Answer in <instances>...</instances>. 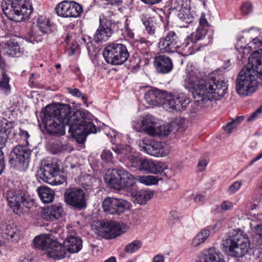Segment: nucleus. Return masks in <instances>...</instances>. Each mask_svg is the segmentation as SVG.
Listing matches in <instances>:
<instances>
[{"mask_svg": "<svg viewBox=\"0 0 262 262\" xmlns=\"http://www.w3.org/2000/svg\"><path fill=\"white\" fill-rule=\"evenodd\" d=\"M99 232L100 235L105 238H114L122 234V226L116 223H104Z\"/></svg>", "mask_w": 262, "mask_h": 262, "instance_id": "5701e85b", "label": "nucleus"}, {"mask_svg": "<svg viewBox=\"0 0 262 262\" xmlns=\"http://www.w3.org/2000/svg\"><path fill=\"white\" fill-rule=\"evenodd\" d=\"M146 4L152 5L161 2L162 0H141Z\"/></svg>", "mask_w": 262, "mask_h": 262, "instance_id": "69168bd1", "label": "nucleus"}, {"mask_svg": "<svg viewBox=\"0 0 262 262\" xmlns=\"http://www.w3.org/2000/svg\"><path fill=\"white\" fill-rule=\"evenodd\" d=\"M37 26L39 30L43 34L51 32V23L49 18L40 16L37 18Z\"/></svg>", "mask_w": 262, "mask_h": 262, "instance_id": "4c0bfd02", "label": "nucleus"}, {"mask_svg": "<svg viewBox=\"0 0 262 262\" xmlns=\"http://www.w3.org/2000/svg\"><path fill=\"white\" fill-rule=\"evenodd\" d=\"M38 195L41 201L45 204L52 202L55 196L54 192L47 187H40L37 189Z\"/></svg>", "mask_w": 262, "mask_h": 262, "instance_id": "f704fd0d", "label": "nucleus"}, {"mask_svg": "<svg viewBox=\"0 0 262 262\" xmlns=\"http://www.w3.org/2000/svg\"><path fill=\"white\" fill-rule=\"evenodd\" d=\"M103 56L107 63L118 66L122 64L127 60L129 52L124 45L112 42L104 48Z\"/></svg>", "mask_w": 262, "mask_h": 262, "instance_id": "1a4fd4ad", "label": "nucleus"}, {"mask_svg": "<svg viewBox=\"0 0 262 262\" xmlns=\"http://www.w3.org/2000/svg\"><path fill=\"white\" fill-rule=\"evenodd\" d=\"M184 86L192 89L193 98L199 103H203L210 100H219L226 94L228 85L225 78L222 75L212 74L209 77L203 80L193 72L186 76Z\"/></svg>", "mask_w": 262, "mask_h": 262, "instance_id": "f03ea898", "label": "nucleus"}, {"mask_svg": "<svg viewBox=\"0 0 262 262\" xmlns=\"http://www.w3.org/2000/svg\"><path fill=\"white\" fill-rule=\"evenodd\" d=\"M105 4L115 5H118L122 3V0H101Z\"/></svg>", "mask_w": 262, "mask_h": 262, "instance_id": "680f3d73", "label": "nucleus"}, {"mask_svg": "<svg viewBox=\"0 0 262 262\" xmlns=\"http://www.w3.org/2000/svg\"><path fill=\"white\" fill-rule=\"evenodd\" d=\"M124 32V33L126 35L127 37L130 38H134V33L133 31L130 29H129L128 24H126L125 25Z\"/></svg>", "mask_w": 262, "mask_h": 262, "instance_id": "4d7b16f0", "label": "nucleus"}, {"mask_svg": "<svg viewBox=\"0 0 262 262\" xmlns=\"http://www.w3.org/2000/svg\"><path fill=\"white\" fill-rule=\"evenodd\" d=\"M42 39V38L41 36L36 37L34 34L31 35L30 36L26 37V41L32 43H35V42L41 41Z\"/></svg>", "mask_w": 262, "mask_h": 262, "instance_id": "603ef678", "label": "nucleus"}, {"mask_svg": "<svg viewBox=\"0 0 262 262\" xmlns=\"http://www.w3.org/2000/svg\"><path fill=\"white\" fill-rule=\"evenodd\" d=\"M245 117L244 116H239L237 117L235 119L232 120L230 122L232 125H234L235 128L239 125L244 119Z\"/></svg>", "mask_w": 262, "mask_h": 262, "instance_id": "5fc2aeb1", "label": "nucleus"}, {"mask_svg": "<svg viewBox=\"0 0 262 262\" xmlns=\"http://www.w3.org/2000/svg\"><path fill=\"white\" fill-rule=\"evenodd\" d=\"M207 165V162L205 160H200L198 164V170L200 171L204 170Z\"/></svg>", "mask_w": 262, "mask_h": 262, "instance_id": "bf43d9fd", "label": "nucleus"}, {"mask_svg": "<svg viewBox=\"0 0 262 262\" xmlns=\"http://www.w3.org/2000/svg\"><path fill=\"white\" fill-rule=\"evenodd\" d=\"M243 32L245 33V36L239 35L237 38L235 48L237 50L243 49L245 54L249 53L246 50L262 47V30L251 28Z\"/></svg>", "mask_w": 262, "mask_h": 262, "instance_id": "6e6552de", "label": "nucleus"}, {"mask_svg": "<svg viewBox=\"0 0 262 262\" xmlns=\"http://www.w3.org/2000/svg\"><path fill=\"white\" fill-rule=\"evenodd\" d=\"M20 53L18 43L12 40L0 43V59L2 55L19 56Z\"/></svg>", "mask_w": 262, "mask_h": 262, "instance_id": "a878e982", "label": "nucleus"}, {"mask_svg": "<svg viewBox=\"0 0 262 262\" xmlns=\"http://www.w3.org/2000/svg\"><path fill=\"white\" fill-rule=\"evenodd\" d=\"M262 116V105L253 112L247 119V122H252Z\"/></svg>", "mask_w": 262, "mask_h": 262, "instance_id": "de8ad7c7", "label": "nucleus"}, {"mask_svg": "<svg viewBox=\"0 0 262 262\" xmlns=\"http://www.w3.org/2000/svg\"><path fill=\"white\" fill-rule=\"evenodd\" d=\"M200 262H225L222 253L216 248L212 247L204 251Z\"/></svg>", "mask_w": 262, "mask_h": 262, "instance_id": "c85d7f7f", "label": "nucleus"}, {"mask_svg": "<svg viewBox=\"0 0 262 262\" xmlns=\"http://www.w3.org/2000/svg\"><path fill=\"white\" fill-rule=\"evenodd\" d=\"M158 47L162 53L171 54L180 52L183 48L177 33L173 30L165 27L163 36L160 38Z\"/></svg>", "mask_w": 262, "mask_h": 262, "instance_id": "9b49d317", "label": "nucleus"}, {"mask_svg": "<svg viewBox=\"0 0 262 262\" xmlns=\"http://www.w3.org/2000/svg\"><path fill=\"white\" fill-rule=\"evenodd\" d=\"M63 211L60 205H51L42 209L41 216L46 221H53L60 217Z\"/></svg>", "mask_w": 262, "mask_h": 262, "instance_id": "bb28decb", "label": "nucleus"}, {"mask_svg": "<svg viewBox=\"0 0 262 262\" xmlns=\"http://www.w3.org/2000/svg\"><path fill=\"white\" fill-rule=\"evenodd\" d=\"M56 173H59L57 165L52 160H46L42 162L40 169L37 171L36 177L38 180L48 183Z\"/></svg>", "mask_w": 262, "mask_h": 262, "instance_id": "6ab92c4d", "label": "nucleus"}, {"mask_svg": "<svg viewBox=\"0 0 262 262\" xmlns=\"http://www.w3.org/2000/svg\"><path fill=\"white\" fill-rule=\"evenodd\" d=\"M140 147L143 152L156 157H165L167 154L162 144L158 142L150 141L147 143L143 141L140 144Z\"/></svg>", "mask_w": 262, "mask_h": 262, "instance_id": "4be33fe9", "label": "nucleus"}, {"mask_svg": "<svg viewBox=\"0 0 262 262\" xmlns=\"http://www.w3.org/2000/svg\"><path fill=\"white\" fill-rule=\"evenodd\" d=\"M54 242L55 240L52 239L49 234H41L34 239V244L36 248L47 251Z\"/></svg>", "mask_w": 262, "mask_h": 262, "instance_id": "473e14b6", "label": "nucleus"}, {"mask_svg": "<svg viewBox=\"0 0 262 262\" xmlns=\"http://www.w3.org/2000/svg\"><path fill=\"white\" fill-rule=\"evenodd\" d=\"M242 185V182L239 181L234 182L229 188L228 191L231 194L235 193L239 189Z\"/></svg>", "mask_w": 262, "mask_h": 262, "instance_id": "8fccbe9b", "label": "nucleus"}, {"mask_svg": "<svg viewBox=\"0 0 262 262\" xmlns=\"http://www.w3.org/2000/svg\"><path fill=\"white\" fill-rule=\"evenodd\" d=\"M31 151L26 146L17 145L12 150L9 156L11 166L19 171L26 170L29 166Z\"/></svg>", "mask_w": 262, "mask_h": 262, "instance_id": "f8f14e48", "label": "nucleus"}, {"mask_svg": "<svg viewBox=\"0 0 262 262\" xmlns=\"http://www.w3.org/2000/svg\"><path fill=\"white\" fill-rule=\"evenodd\" d=\"M242 12L244 14H248L252 10V6L250 3H244L241 7Z\"/></svg>", "mask_w": 262, "mask_h": 262, "instance_id": "3c124183", "label": "nucleus"}, {"mask_svg": "<svg viewBox=\"0 0 262 262\" xmlns=\"http://www.w3.org/2000/svg\"><path fill=\"white\" fill-rule=\"evenodd\" d=\"M223 128L225 131L230 134L233 131V129L235 128V127L232 125L231 122H229L225 126H223Z\"/></svg>", "mask_w": 262, "mask_h": 262, "instance_id": "13d9d810", "label": "nucleus"}, {"mask_svg": "<svg viewBox=\"0 0 262 262\" xmlns=\"http://www.w3.org/2000/svg\"><path fill=\"white\" fill-rule=\"evenodd\" d=\"M212 100H210L208 102H206L203 103H199L195 99H194V102L191 105V108L190 109V112L191 113H195L198 112L200 110V107H202L203 106H207L209 104L210 102Z\"/></svg>", "mask_w": 262, "mask_h": 262, "instance_id": "c03bdc74", "label": "nucleus"}, {"mask_svg": "<svg viewBox=\"0 0 262 262\" xmlns=\"http://www.w3.org/2000/svg\"><path fill=\"white\" fill-rule=\"evenodd\" d=\"M9 81L10 78L6 74V71L1 72V75L0 76V90L1 91L5 93L10 91Z\"/></svg>", "mask_w": 262, "mask_h": 262, "instance_id": "a19ab883", "label": "nucleus"}, {"mask_svg": "<svg viewBox=\"0 0 262 262\" xmlns=\"http://www.w3.org/2000/svg\"><path fill=\"white\" fill-rule=\"evenodd\" d=\"M153 195V192L150 191H139L135 195L134 202L140 205L145 204L152 197Z\"/></svg>", "mask_w": 262, "mask_h": 262, "instance_id": "e433bc0d", "label": "nucleus"}, {"mask_svg": "<svg viewBox=\"0 0 262 262\" xmlns=\"http://www.w3.org/2000/svg\"><path fill=\"white\" fill-rule=\"evenodd\" d=\"M47 253L49 257L55 260L62 259L66 255L65 247L55 241L49 249Z\"/></svg>", "mask_w": 262, "mask_h": 262, "instance_id": "2f4dec72", "label": "nucleus"}, {"mask_svg": "<svg viewBox=\"0 0 262 262\" xmlns=\"http://www.w3.org/2000/svg\"><path fill=\"white\" fill-rule=\"evenodd\" d=\"M64 198L67 204L76 209L81 210L86 207L85 193L81 188L68 189L64 192Z\"/></svg>", "mask_w": 262, "mask_h": 262, "instance_id": "2eb2a0df", "label": "nucleus"}, {"mask_svg": "<svg viewBox=\"0 0 262 262\" xmlns=\"http://www.w3.org/2000/svg\"><path fill=\"white\" fill-rule=\"evenodd\" d=\"M59 173H56V174L51 178L48 184L52 185H58L64 182L66 179L63 176H60L58 174Z\"/></svg>", "mask_w": 262, "mask_h": 262, "instance_id": "a18cd8bd", "label": "nucleus"}, {"mask_svg": "<svg viewBox=\"0 0 262 262\" xmlns=\"http://www.w3.org/2000/svg\"><path fill=\"white\" fill-rule=\"evenodd\" d=\"M168 93L156 88L148 90L145 93L144 98L147 103L151 105H166Z\"/></svg>", "mask_w": 262, "mask_h": 262, "instance_id": "aec40b11", "label": "nucleus"}, {"mask_svg": "<svg viewBox=\"0 0 262 262\" xmlns=\"http://www.w3.org/2000/svg\"><path fill=\"white\" fill-rule=\"evenodd\" d=\"M255 234L262 238V224H257L255 227Z\"/></svg>", "mask_w": 262, "mask_h": 262, "instance_id": "e2e57ef3", "label": "nucleus"}, {"mask_svg": "<svg viewBox=\"0 0 262 262\" xmlns=\"http://www.w3.org/2000/svg\"><path fill=\"white\" fill-rule=\"evenodd\" d=\"M142 129L146 134L153 136H167L170 133L169 128L165 125H160L155 121L152 116H146L142 121Z\"/></svg>", "mask_w": 262, "mask_h": 262, "instance_id": "dca6fc26", "label": "nucleus"}, {"mask_svg": "<svg viewBox=\"0 0 262 262\" xmlns=\"http://www.w3.org/2000/svg\"><path fill=\"white\" fill-rule=\"evenodd\" d=\"M105 212L112 215H119L130 208L129 203L125 200L113 197L106 198L102 202Z\"/></svg>", "mask_w": 262, "mask_h": 262, "instance_id": "4468645a", "label": "nucleus"}, {"mask_svg": "<svg viewBox=\"0 0 262 262\" xmlns=\"http://www.w3.org/2000/svg\"><path fill=\"white\" fill-rule=\"evenodd\" d=\"M8 205L16 214L20 215L34 206V200L20 190H10L6 194Z\"/></svg>", "mask_w": 262, "mask_h": 262, "instance_id": "39448f33", "label": "nucleus"}, {"mask_svg": "<svg viewBox=\"0 0 262 262\" xmlns=\"http://www.w3.org/2000/svg\"><path fill=\"white\" fill-rule=\"evenodd\" d=\"M214 38V32L208 31L207 29L198 27L195 31L191 33L183 43L184 54L188 55L194 53L199 50L198 47H194V43L200 40H202L201 44L202 47H206L212 43Z\"/></svg>", "mask_w": 262, "mask_h": 262, "instance_id": "0eeeda50", "label": "nucleus"}, {"mask_svg": "<svg viewBox=\"0 0 262 262\" xmlns=\"http://www.w3.org/2000/svg\"><path fill=\"white\" fill-rule=\"evenodd\" d=\"M225 246L228 248L229 255L231 257H243L249 250V239L246 233L239 231L226 239Z\"/></svg>", "mask_w": 262, "mask_h": 262, "instance_id": "423d86ee", "label": "nucleus"}, {"mask_svg": "<svg viewBox=\"0 0 262 262\" xmlns=\"http://www.w3.org/2000/svg\"><path fill=\"white\" fill-rule=\"evenodd\" d=\"M6 140L7 138L5 133L0 132V150L5 146Z\"/></svg>", "mask_w": 262, "mask_h": 262, "instance_id": "6e6d98bb", "label": "nucleus"}, {"mask_svg": "<svg viewBox=\"0 0 262 262\" xmlns=\"http://www.w3.org/2000/svg\"><path fill=\"white\" fill-rule=\"evenodd\" d=\"M55 11L57 14L65 18L79 17L83 12L82 6L75 1H63L58 4Z\"/></svg>", "mask_w": 262, "mask_h": 262, "instance_id": "ddd939ff", "label": "nucleus"}, {"mask_svg": "<svg viewBox=\"0 0 262 262\" xmlns=\"http://www.w3.org/2000/svg\"><path fill=\"white\" fill-rule=\"evenodd\" d=\"M144 170L154 174L161 173L168 166L165 162L147 160L143 163Z\"/></svg>", "mask_w": 262, "mask_h": 262, "instance_id": "c756f323", "label": "nucleus"}, {"mask_svg": "<svg viewBox=\"0 0 262 262\" xmlns=\"http://www.w3.org/2000/svg\"><path fill=\"white\" fill-rule=\"evenodd\" d=\"M43 114L42 122L49 135H64L66 125L69 126V132L76 141L83 144L88 135L97 132L96 126L88 118L91 114L80 111L73 112L69 104H59L57 106L48 105Z\"/></svg>", "mask_w": 262, "mask_h": 262, "instance_id": "f257e3e1", "label": "nucleus"}, {"mask_svg": "<svg viewBox=\"0 0 262 262\" xmlns=\"http://www.w3.org/2000/svg\"><path fill=\"white\" fill-rule=\"evenodd\" d=\"M1 7L5 15L16 22L28 18L33 10L31 0H3Z\"/></svg>", "mask_w": 262, "mask_h": 262, "instance_id": "7ed1b4c3", "label": "nucleus"}, {"mask_svg": "<svg viewBox=\"0 0 262 262\" xmlns=\"http://www.w3.org/2000/svg\"><path fill=\"white\" fill-rule=\"evenodd\" d=\"M250 69L256 72L260 76L262 75V49L253 52L249 57L246 66Z\"/></svg>", "mask_w": 262, "mask_h": 262, "instance_id": "393cba45", "label": "nucleus"}, {"mask_svg": "<svg viewBox=\"0 0 262 262\" xmlns=\"http://www.w3.org/2000/svg\"><path fill=\"white\" fill-rule=\"evenodd\" d=\"M2 230L3 234H6L8 239L10 238L14 241L19 239L20 231L14 224L3 225Z\"/></svg>", "mask_w": 262, "mask_h": 262, "instance_id": "72a5a7b5", "label": "nucleus"}, {"mask_svg": "<svg viewBox=\"0 0 262 262\" xmlns=\"http://www.w3.org/2000/svg\"><path fill=\"white\" fill-rule=\"evenodd\" d=\"M209 26V24L206 18L205 13H202L199 18V26L198 27L207 29Z\"/></svg>", "mask_w": 262, "mask_h": 262, "instance_id": "09e8293b", "label": "nucleus"}, {"mask_svg": "<svg viewBox=\"0 0 262 262\" xmlns=\"http://www.w3.org/2000/svg\"><path fill=\"white\" fill-rule=\"evenodd\" d=\"M105 182L111 188L120 190L135 184L134 176L123 169H114L104 177Z\"/></svg>", "mask_w": 262, "mask_h": 262, "instance_id": "9d476101", "label": "nucleus"}, {"mask_svg": "<svg viewBox=\"0 0 262 262\" xmlns=\"http://www.w3.org/2000/svg\"><path fill=\"white\" fill-rule=\"evenodd\" d=\"M101 158L106 163H113V154L109 149H104L101 154Z\"/></svg>", "mask_w": 262, "mask_h": 262, "instance_id": "49530a36", "label": "nucleus"}, {"mask_svg": "<svg viewBox=\"0 0 262 262\" xmlns=\"http://www.w3.org/2000/svg\"><path fill=\"white\" fill-rule=\"evenodd\" d=\"M136 180L140 183L144 184L146 185H155L158 183L159 181L161 180L158 177L151 175L148 176H138L136 178Z\"/></svg>", "mask_w": 262, "mask_h": 262, "instance_id": "58836bf2", "label": "nucleus"}, {"mask_svg": "<svg viewBox=\"0 0 262 262\" xmlns=\"http://www.w3.org/2000/svg\"><path fill=\"white\" fill-rule=\"evenodd\" d=\"M154 64L157 72L161 74L168 73L173 68L171 59L164 55L156 56L154 59Z\"/></svg>", "mask_w": 262, "mask_h": 262, "instance_id": "b1692460", "label": "nucleus"}, {"mask_svg": "<svg viewBox=\"0 0 262 262\" xmlns=\"http://www.w3.org/2000/svg\"><path fill=\"white\" fill-rule=\"evenodd\" d=\"M152 262H164V257L162 255L157 254L154 257Z\"/></svg>", "mask_w": 262, "mask_h": 262, "instance_id": "0e129e2a", "label": "nucleus"}, {"mask_svg": "<svg viewBox=\"0 0 262 262\" xmlns=\"http://www.w3.org/2000/svg\"><path fill=\"white\" fill-rule=\"evenodd\" d=\"M129 165L128 166L130 168H135L140 170H144L143 163L146 159H143L138 156L130 155L128 157Z\"/></svg>", "mask_w": 262, "mask_h": 262, "instance_id": "ea45409f", "label": "nucleus"}, {"mask_svg": "<svg viewBox=\"0 0 262 262\" xmlns=\"http://www.w3.org/2000/svg\"><path fill=\"white\" fill-rule=\"evenodd\" d=\"M120 23H112L109 20H102L100 19V25L95 34L94 35V40L95 42H101L107 40L110 37L115 29V27H119Z\"/></svg>", "mask_w": 262, "mask_h": 262, "instance_id": "f3484780", "label": "nucleus"}, {"mask_svg": "<svg viewBox=\"0 0 262 262\" xmlns=\"http://www.w3.org/2000/svg\"><path fill=\"white\" fill-rule=\"evenodd\" d=\"M233 204L228 201L223 202L221 205V209L225 211L231 210Z\"/></svg>", "mask_w": 262, "mask_h": 262, "instance_id": "864d4df0", "label": "nucleus"}, {"mask_svg": "<svg viewBox=\"0 0 262 262\" xmlns=\"http://www.w3.org/2000/svg\"><path fill=\"white\" fill-rule=\"evenodd\" d=\"M261 76L247 66L238 74L236 82V91L242 97L252 95L261 84Z\"/></svg>", "mask_w": 262, "mask_h": 262, "instance_id": "20e7f679", "label": "nucleus"}, {"mask_svg": "<svg viewBox=\"0 0 262 262\" xmlns=\"http://www.w3.org/2000/svg\"><path fill=\"white\" fill-rule=\"evenodd\" d=\"M166 101V106L176 111H183L190 102V99L186 94L178 93L174 95L168 93Z\"/></svg>", "mask_w": 262, "mask_h": 262, "instance_id": "a211bd4d", "label": "nucleus"}, {"mask_svg": "<svg viewBox=\"0 0 262 262\" xmlns=\"http://www.w3.org/2000/svg\"><path fill=\"white\" fill-rule=\"evenodd\" d=\"M205 200V197L201 194L196 195L194 199V202L196 203L203 202Z\"/></svg>", "mask_w": 262, "mask_h": 262, "instance_id": "338daca9", "label": "nucleus"}, {"mask_svg": "<svg viewBox=\"0 0 262 262\" xmlns=\"http://www.w3.org/2000/svg\"><path fill=\"white\" fill-rule=\"evenodd\" d=\"M64 245L69 252L75 253L78 252L81 249L82 242L81 239L75 234H71L68 235L64 241Z\"/></svg>", "mask_w": 262, "mask_h": 262, "instance_id": "cd10ccee", "label": "nucleus"}, {"mask_svg": "<svg viewBox=\"0 0 262 262\" xmlns=\"http://www.w3.org/2000/svg\"><path fill=\"white\" fill-rule=\"evenodd\" d=\"M67 91L68 93L71 94L72 96L77 97V98H81L82 101L84 102V103L86 105V106L88 107L89 106L87 103L88 98L85 95H83L82 92H81L79 89H71L70 88H67Z\"/></svg>", "mask_w": 262, "mask_h": 262, "instance_id": "37998d69", "label": "nucleus"}, {"mask_svg": "<svg viewBox=\"0 0 262 262\" xmlns=\"http://www.w3.org/2000/svg\"><path fill=\"white\" fill-rule=\"evenodd\" d=\"M142 245V243L140 240H135L128 244L124 248V251L127 253H133L139 250Z\"/></svg>", "mask_w": 262, "mask_h": 262, "instance_id": "79ce46f5", "label": "nucleus"}, {"mask_svg": "<svg viewBox=\"0 0 262 262\" xmlns=\"http://www.w3.org/2000/svg\"><path fill=\"white\" fill-rule=\"evenodd\" d=\"M169 7L171 10L178 11L177 16L182 21L188 24L193 21V14H191L190 7H188L187 4H180L178 0H170Z\"/></svg>", "mask_w": 262, "mask_h": 262, "instance_id": "412c9836", "label": "nucleus"}, {"mask_svg": "<svg viewBox=\"0 0 262 262\" xmlns=\"http://www.w3.org/2000/svg\"><path fill=\"white\" fill-rule=\"evenodd\" d=\"M18 135L21 138L24 139L25 141H27V139L30 137V135L28 132L26 130H23L21 128L19 129Z\"/></svg>", "mask_w": 262, "mask_h": 262, "instance_id": "052dcab7", "label": "nucleus"}, {"mask_svg": "<svg viewBox=\"0 0 262 262\" xmlns=\"http://www.w3.org/2000/svg\"><path fill=\"white\" fill-rule=\"evenodd\" d=\"M140 18L145 27V32L149 37L155 39L157 37V26L152 18L147 17L145 14H142Z\"/></svg>", "mask_w": 262, "mask_h": 262, "instance_id": "7c9ffc66", "label": "nucleus"}, {"mask_svg": "<svg viewBox=\"0 0 262 262\" xmlns=\"http://www.w3.org/2000/svg\"><path fill=\"white\" fill-rule=\"evenodd\" d=\"M211 229H213L211 226H208L201 230L193 238L192 241V245L194 247H198L201 244L204 243L209 236Z\"/></svg>", "mask_w": 262, "mask_h": 262, "instance_id": "c9c22d12", "label": "nucleus"}, {"mask_svg": "<svg viewBox=\"0 0 262 262\" xmlns=\"http://www.w3.org/2000/svg\"><path fill=\"white\" fill-rule=\"evenodd\" d=\"M261 158H262V152L258 154L254 158H253L252 159V160H251V161L250 162V164L251 165L253 164L254 162L260 160Z\"/></svg>", "mask_w": 262, "mask_h": 262, "instance_id": "774afa93", "label": "nucleus"}]
</instances>
